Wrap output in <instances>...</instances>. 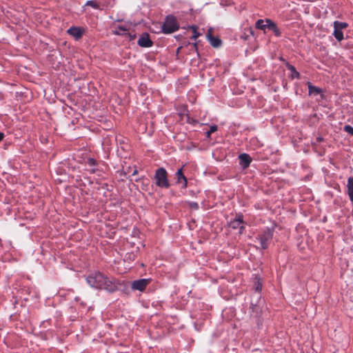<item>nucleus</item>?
I'll return each mask as SVG.
<instances>
[{"mask_svg":"<svg viewBox=\"0 0 353 353\" xmlns=\"http://www.w3.org/2000/svg\"><path fill=\"white\" fill-rule=\"evenodd\" d=\"M255 26L256 28L259 30L265 31V28H268L273 31V32L276 37L281 36V32L279 29L277 28L276 23L270 19H266L265 20L259 19L256 22Z\"/></svg>","mask_w":353,"mask_h":353,"instance_id":"nucleus-1","label":"nucleus"},{"mask_svg":"<svg viewBox=\"0 0 353 353\" xmlns=\"http://www.w3.org/2000/svg\"><path fill=\"white\" fill-rule=\"evenodd\" d=\"M154 180L156 185L159 187L167 188L170 186L167 172L163 168L157 170L154 174Z\"/></svg>","mask_w":353,"mask_h":353,"instance_id":"nucleus-2","label":"nucleus"},{"mask_svg":"<svg viewBox=\"0 0 353 353\" xmlns=\"http://www.w3.org/2000/svg\"><path fill=\"white\" fill-rule=\"evenodd\" d=\"M88 283L92 288H102L105 277L100 273H94L87 279Z\"/></svg>","mask_w":353,"mask_h":353,"instance_id":"nucleus-3","label":"nucleus"},{"mask_svg":"<svg viewBox=\"0 0 353 353\" xmlns=\"http://www.w3.org/2000/svg\"><path fill=\"white\" fill-rule=\"evenodd\" d=\"M179 28V24L177 23L175 17L173 16L167 17L165 21L163 26V31L165 33H172Z\"/></svg>","mask_w":353,"mask_h":353,"instance_id":"nucleus-4","label":"nucleus"},{"mask_svg":"<svg viewBox=\"0 0 353 353\" xmlns=\"http://www.w3.org/2000/svg\"><path fill=\"white\" fill-rule=\"evenodd\" d=\"M347 24L344 22L334 21V35L335 38L341 41L343 39V34L342 30L347 28Z\"/></svg>","mask_w":353,"mask_h":353,"instance_id":"nucleus-5","label":"nucleus"},{"mask_svg":"<svg viewBox=\"0 0 353 353\" xmlns=\"http://www.w3.org/2000/svg\"><path fill=\"white\" fill-rule=\"evenodd\" d=\"M121 283L116 279H108L105 278V281L103 283L102 288L109 291L113 292L121 288Z\"/></svg>","mask_w":353,"mask_h":353,"instance_id":"nucleus-6","label":"nucleus"},{"mask_svg":"<svg viewBox=\"0 0 353 353\" xmlns=\"http://www.w3.org/2000/svg\"><path fill=\"white\" fill-rule=\"evenodd\" d=\"M150 280L146 279H142L134 281L132 283V288L134 290L143 291L145 287L149 284Z\"/></svg>","mask_w":353,"mask_h":353,"instance_id":"nucleus-7","label":"nucleus"},{"mask_svg":"<svg viewBox=\"0 0 353 353\" xmlns=\"http://www.w3.org/2000/svg\"><path fill=\"white\" fill-rule=\"evenodd\" d=\"M67 32L75 39H80L84 33V29L80 27H71L67 30Z\"/></svg>","mask_w":353,"mask_h":353,"instance_id":"nucleus-8","label":"nucleus"},{"mask_svg":"<svg viewBox=\"0 0 353 353\" xmlns=\"http://www.w3.org/2000/svg\"><path fill=\"white\" fill-rule=\"evenodd\" d=\"M230 225L233 229H239V234H241L244 228L242 216L239 215L236 219L230 222Z\"/></svg>","mask_w":353,"mask_h":353,"instance_id":"nucleus-9","label":"nucleus"},{"mask_svg":"<svg viewBox=\"0 0 353 353\" xmlns=\"http://www.w3.org/2000/svg\"><path fill=\"white\" fill-rule=\"evenodd\" d=\"M272 237V230H268L264 234L259 237L261 248L265 249L268 247V241Z\"/></svg>","mask_w":353,"mask_h":353,"instance_id":"nucleus-10","label":"nucleus"},{"mask_svg":"<svg viewBox=\"0 0 353 353\" xmlns=\"http://www.w3.org/2000/svg\"><path fill=\"white\" fill-rule=\"evenodd\" d=\"M152 43L148 34H142L138 40V44L143 48L150 47Z\"/></svg>","mask_w":353,"mask_h":353,"instance_id":"nucleus-11","label":"nucleus"},{"mask_svg":"<svg viewBox=\"0 0 353 353\" xmlns=\"http://www.w3.org/2000/svg\"><path fill=\"white\" fill-rule=\"evenodd\" d=\"M240 163L245 168L249 166L251 162V158L247 154H242L239 156Z\"/></svg>","mask_w":353,"mask_h":353,"instance_id":"nucleus-12","label":"nucleus"},{"mask_svg":"<svg viewBox=\"0 0 353 353\" xmlns=\"http://www.w3.org/2000/svg\"><path fill=\"white\" fill-rule=\"evenodd\" d=\"M347 194L353 204V176L350 177L347 183Z\"/></svg>","mask_w":353,"mask_h":353,"instance_id":"nucleus-13","label":"nucleus"},{"mask_svg":"<svg viewBox=\"0 0 353 353\" xmlns=\"http://www.w3.org/2000/svg\"><path fill=\"white\" fill-rule=\"evenodd\" d=\"M177 183H182L184 188L187 185V180L185 176L183 175L182 169H179L176 172Z\"/></svg>","mask_w":353,"mask_h":353,"instance_id":"nucleus-14","label":"nucleus"},{"mask_svg":"<svg viewBox=\"0 0 353 353\" xmlns=\"http://www.w3.org/2000/svg\"><path fill=\"white\" fill-rule=\"evenodd\" d=\"M309 94L311 96H317L321 94V90L319 88L313 86L310 83H308Z\"/></svg>","mask_w":353,"mask_h":353,"instance_id":"nucleus-15","label":"nucleus"},{"mask_svg":"<svg viewBox=\"0 0 353 353\" xmlns=\"http://www.w3.org/2000/svg\"><path fill=\"white\" fill-rule=\"evenodd\" d=\"M206 37L213 47L220 46L221 40L219 38L213 37L212 34L206 35Z\"/></svg>","mask_w":353,"mask_h":353,"instance_id":"nucleus-16","label":"nucleus"},{"mask_svg":"<svg viewBox=\"0 0 353 353\" xmlns=\"http://www.w3.org/2000/svg\"><path fill=\"white\" fill-rule=\"evenodd\" d=\"M127 31V29L123 26H119L118 28H116L113 32L115 34H125V32Z\"/></svg>","mask_w":353,"mask_h":353,"instance_id":"nucleus-17","label":"nucleus"},{"mask_svg":"<svg viewBox=\"0 0 353 353\" xmlns=\"http://www.w3.org/2000/svg\"><path fill=\"white\" fill-rule=\"evenodd\" d=\"M254 288H255L256 290H257V291H259L261 290L262 283H261L260 279H259V278L255 279Z\"/></svg>","mask_w":353,"mask_h":353,"instance_id":"nucleus-18","label":"nucleus"},{"mask_svg":"<svg viewBox=\"0 0 353 353\" xmlns=\"http://www.w3.org/2000/svg\"><path fill=\"white\" fill-rule=\"evenodd\" d=\"M289 69L290 70V71L292 72V78H299V73L295 70V68L290 65L289 66Z\"/></svg>","mask_w":353,"mask_h":353,"instance_id":"nucleus-19","label":"nucleus"},{"mask_svg":"<svg viewBox=\"0 0 353 353\" xmlns=\"http://www.w3.org/2000/svg\"><path fill=\"white\" fill-rule=\"evenodd\" d=\"M193 31V36L192 38L196 39L197 37H199L200 34L197 32V27L196 26H192L190 28Z\"/></svg>","mask_w":353,"mask_h":353,"instance_id":"nucleus-20","label":"nucleus"},{"mask_svg":"<svg viewBox=\"0 0 353 353\" xmlns=\"http://www.w3.org/2000/svg\"><path fill=\"white\" fill-rule=\"evenodd\" d=\"M344 130L353 136V128L349 125L344 126Z\"/></svg>","mask_w":353,"mask_h":353,"instance_id":"nucleus-21","label":"nucleus"},{"mask_svg":"<svg viewBox=\"0 0 353 353\" xmlns=\"http://www.w3.org/2000/svg\"><path fill=\"white\" fill-rule=\"evenodd\" d=\"M216 130H217V126L216 125H212L210 127V130L207 132V136L210 137V134L212 133V132H214L215 131H216Z\"/></svg>","mask_w":353,"mask_h":353,"instance_id":"nucleus-22","label":"nucleus"},{"mask_svg":"<svg viewBox=\"0 0 353 353\" xmlns=\"http://www.w3.org/2000/svg\"><path fill=\"white\" fill-rule=\"evenodd\" d=\"M86 5L87 6H92L94 8H97V5L95 2L92 1H87L86 3Z\"/></svg>","mask_w":353,"mask_h":353,"instance_id":"nucleus-23","label":"nucleus"},{"mask_svg":"<svg viewBox=\"0 0 353 353\" xmlns=\"http://www.w3.org/2000/svg\"><path fill=\"white\" fill-rule=\"evenodd\" d=\"M88 162H89V163L90 165H94V161L92 159H89Z\"/></svg>","mask_w":353,"mask_h":353,"instance_id":"nucleus-24","label":"nucleus"},{"mask_svg":"<svg viewBox=\"0 0 353 353\" xmlns=\"http://www.w3.org/2000/svg\"><path fill=\"white\" fill-rule=\"evenodd\" d=\"M129 38H130V40H132L135 38V36L134 35H131L130 34H128Z\"/></svg>","mask_w":353,"mask_h":353,"instance_id":"nucleus-25","label":"nucleus"},{"mask_svg":"<svg viewBox=\"0 0 353 353\" xmlns=\"http://www.w3.org/2000/svg\"><path fill=\"white\" fill-rule=\"evenodd\" d=\"M212 28H210L208 30V33H207V35L212 34Z\"/></svg>","mask_w":353,"mask_h":353,"instance_id":"nucleus-26","label":"nucleus"},{"mask_svg":"<svg viewBox=\"0 0 353 353\" xmlns=\"http://www.w3.org/2000/svg\"><path fill=\"white\" fill-rule=\"evenodd\" d=\"M3 134L2 132H0V141L3 139Z\"/></svg>","mask_w":353,"mask_h":353,"instance_id":"nucleus-27","label":"nucleus"},{"mask_svg":"<svg viewBox=\"0 0 353 353\" xmlns=\"http://www.w3.org/2000/svg\"><path fill=\"white\" fill-rule=\"evenodd\" d=\"M191 205L194 208H197V204L196 203H192Z\"/></svg>","mask_w":353,"mask_h":353,"instance_id":"nucleus-28","label":"nucleus"}]
</instances>
